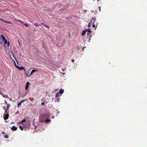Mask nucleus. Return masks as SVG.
<instances>
[{
    "label": "nucleus",
    "instance_id": "obj_1",
    "mask_svg": "<svg viewBox=\"0 0 147 147\" xmlns=\"http://www.w3.org/2000/svg\"><path fill=\"white\" fill-rule=\"evenodd\" d=\"M0 38H1V41L2 42V43L3 42L4 44L3 45L4 46H5V45L7 43V46L8 47L9 46V42L8 41V42H7V40L6 39L5 37L3 35L1 34L0 36Z\"/></svg>",
    "mask_w": 147,
    "mask_h": 147
},
{
    "label": "nucleus",
    "instance_id": "obj_2",
    "mask_svg": "<svg viewBox=\"0 0 147 147\" xmlns=\"http://www.w3.org/2000/svg\"><path fill=\"white\" fill-rule=\"evenodd\" d=\"M15 66L18 69H19V70H21L22 69H24V71L25 72V73L26 72V69H25V68L24 67H19L18 66H17L16 65L15 63Z\"/></svg>",
    "mask_w": 147,
    "mask_h": 147
},
{
    "label": "nucleus",
    "instance_id": "obj_3",
    "mask_svg": "<svg viewBox=\"0 0 147 147\" xmlns=\"http://www.w3.org/2000/svg\"><path fill=\"white\" fill-rule=\"evenodd\" d=\"M96 20V19L95 18L92 17V18L91 20L90 21V22L91 23V24H94V22Z\"/></svg>",
    "mask_w": 147,
    "mask_h": 147
},
{
    "label": "nucleus",
    "instance_id": "obj_4",
    "mask_svg": "<svg viewBox=\"0 0 147 147\" xmlns=\"http://www.w3.org/2000/svg\"><path fill=\"white\" fill-rule=\"evenodd\" d=\"M41 116L43 117H48V115L47 113H44L41 114Z\"/></svg>",
    "mask_w": 147,
    "mask_h": 147
},
{
    "label": "nucleus",
    "instance_id": "obj_5",
    "mask_svg": "<svg viewBox=\"0 0 147 147\" xmlns=\"http://www.w3.org/2000/svg\"><path fill=\"white\" fill-rule=\"evenodd\" d=\"M3 115L4 116V119L5 120H6V119H7L8 118V117H9L8 114H6L5 115V114H4Z\"/></svg>",
    "mask_w": 147,
    "mask_h": 147
},
{
    "label": "nucleus",
    "instance_id": "obj_6",
    "mask_svg": "<svg viewBox=\"0 0 147 147\" xmlns=\"http://www.w3.org/2000/svg\"><path fill=\"white\" fill-rule=\"evenodd\" d=\"M29 83L28 82L26 83L25 88V89L26 90H27L28 89V88L29 87Z\"/></svg>",
    "mask_w": 147,
    "mask_h": 147
},
{
    "label": "nucleus",
    "instance_id": "obj_7",
    "mask_svg": "<svg viewBox=\"0 0 147 147\" xmlns=\"http://www.w3.org/2000/svg\"><path fill=\"white\" fill-rule=\"evenodd\" d=\"M25 100H21V101H20V102H19L18 103V107H19L21 105L22 103V102L24 101Z\"/></svg>",
    "mask_w": 147,
    "mask_h": 147
},
{
    "label": "nucleus",
    "instance_id": "obj_8",
    "mask_svg": "<svg viewBox=\"0 0 147 147\" xmlns=\"http://www.w3.org/2000/svg\"><path fill=\"white\" fill-rule=\"evenodd\" d=\"M11 129L13 131H15L17 129V128L15 126H13L11 128Z\"/></svg>",
    "mask_w": 147,
    "mask_h": 147
},
{
    "label": "nucleus",
    "instance_id": "obj_9",
    "mask_svg": "<svg viewBox=\"0 0 147 147\" xmlns=\"http://www.w3.org/2000/svg\"><path fill=\"white\" fill-rule=\"evenodd\" d=\"M33 73H32V71L31 72L30 74H27V73L26 72H25L27 76L29 77Z\"/></svg>",
    "mask_w": 147,
    "mask_h": 147
},
{
    "label": "nucleus",
    "instance_id": "obj_10",
    "mask_svg": "<svg viewBox=\"0 0 147 147\" xmlns=\"http://www.w3.org/2000/svg\"><path fill=\"white\" fill-rule=\"evenodd\" d=\"M63 92H64V90L62 89H61L60 90L59 92V93H60V94H62L63 93Z\"/></svg>",
    "mask_w": 147,
    "mask_h": 147
},
{
    "label": "nucleus",
    "instance_id": "obj_11",
    "mask_svg": "<svg viewBox=\"0 0 147 147\" xmlns=\"http://www.w3.org/2000/svg\"><path fill=\"white\" fill-rule=\"evenodd\" d=\"M86 30H83L82 34V35L84 36L86 32Z\"/></svg>",
    "mask_w": 147,
    "mask_h": 147
},
{
    "label": "nucleus",
    "instance_id": "obj_12",
    "mask_svg": "<svg viewBox=\"0 0 147 147\" xmlns=\"http://www.w3.org/2000/svg\"><path fill=\"white\" fill-rule=\"evenodd\" d=\"M34 24L36 26H39L40 25V24H38L37 23H35Z\"/></svg>",
    "mask_w": 147,
    "mask_h": 147
},
{
    "label": "nucleus",
    "instance_id": "obj_13",
    "mask_svg": "<svg viewBox=\"0 0 147 147\" xmlns=\"http://www.w3.org/2000/svg\"><path fill=\"white\" fill-rule=\"evenodd\" d=\"M45 121L47 122H49L51 121V120L49 119H46L45 120Z\"/></svg>",
    "mask_w": 147,
    "mask_h": 147
},
{
    "label": "nucleus",
    "instance_id": "obj_14",
    "mask_svg": "<svg viewBox=\"0 0 147 147\" xmlns=\"http://www.w3.org/2000/svg\"><path fill=\"white\" fill-rule=\"evenodd\" d=\"M17 22H20L21 23H22V24H24V23H23V22L22 21H21V20H17Z\"/></svg>",
    "mask_w": 147,
    "mask_h": 147
},
{
    "label": "nucleus",
    "instance_id": "obj_15",
    "mask_svg": "<svg viewBox=\"0 0 147 147\" xmlns=\"http://www.w3.org/2000/svg\"><path fill=\"white\" fill-rule=\"evenodd\" d=\"M37 71V70H36V69H33L32 71V73H33V72H34L35 71Z\"/></svg>",
    "mask_w": 147,
    "mask_h": 147
},
{
    "label": "nucleus",
    "instance_id": "obj_16",
    "mask_svg": "<svg viewBox=\"0 0 147 147\" xmlns=\"http://www.w3.org/2000/svg\"><path fill=\"white\" fill-rule=\"evenodd\" d=\"M44 26L47 28H49V27L48 25H44Z\"/></svg>",
    "mask_w": 147,
    "mask_h": 147
},
{
    "label": "nucleus",
    "instance_id": "obj_17",
    "mask_svg": "<svg viewBox=\"0 0 147 147\" xmlns=\"http://www.w3.org/2000/svg\"><path fill=\"white\" fill-rule=\"evenodd\" d=\"M19 128H20V129L21 130H23V129L22 127V126L21 125H20L19 126Z\"/></svg>",
    "mask_w": 147,
    "mask_h": 147
},
{
    "label": "nucleus",
    "instance_id": "obj_18",
    "mask_svg": "<svg viewBox=\"0 0 147 147\" xmlns=\"http://www.w3.org/2000/svg\"><path fill=\"white\" fill-rule=\"evenodd\" d=\"M59 96V93H57L56 95V97H58Z\"/></svg>",
    "mask_w": 147,
    "mask_h": 147
},
{
    "label": "nucleus",
    "instance_id": "obj_19",
    "mask_svg": "<svg viewBox=\"0 0 147 147\" xmlns=\"http://www.w3.org/2000/svg\"><path fill=\"white\" fill-rule=\"evenodd\" d=\"M4 97H5V98H6V97H8V96L7 95H2Z\"/></svg>",
    "mask_w": 147,
    "mask_h": 147
},
{
    "label": "nucleus",
    "instance_id": "obj_20",
    "mask_svg": "<svg viewBox=\"0 0 147 147\" xmlns=\"http://www.w3.org/2000/svg\"><path fill=\"white\" fill-rule=\"evenodd\" d=\"M88 32H89V33H91V31L90 30V29H88Z\"/></svg>",
    "mask_w": 147,
    "mask_h": 147
},
{
    "label": "nucleus",
    "instance_id": "obj_21",
    "mask_svg": "<svg viewBox=\"0 0 147 147\" xmlns=\"http://www.w3.org/2000/svg\"><path fill=\"white\" fill-rule=\"evenodd\" d=\"M8 137H9V136H8V135L5 136H4V137L5 138H8Z\"/></svg>",
    "mask_w": 147,
    "mask_h": 147
},
{
    "label": "nucleus",
    "instance_id": "obj_22",
    "mask_svg": "<svg viewBox=\"0 0 147 147\" xmlns=\"http://www.w3.org/2000/svg\"><path fill=\"white\" fill-rule=\"evenodd\" d=\"M90 25H91L90 23V22L88 23V27H90Z\"/></svg>",
    "mask_w": 147,
    "mask_h": 147
},
{
    "label": "nucleus",
    "instance_id": "obj_23",
    "mask_svg": "<svg viewBox=\"0 0 147 147\" xmlns=\"http://www.w3.org/2000/svg\"><path fill=\"white\" fill-rule=\"evenodd\" d=\"M24 25L26 26L27 27H28V26H29V25L28 24H24Z\"/></svg>",
    "mask_w": 147,
    "mask_h": 147
},
{
    "label": "nucleus",
    "instance_id": "obj_24",
    "mask_svg": "<svg viewBox=\"0 0 147 147\" xmlns=\"http://www.w3.org/2000/svg\"><path fill=\"white\" fill-rule=\"evenodd\" d=\"M41 105H44L45 104V102H42L41 103Z\"/></svg>",
    "mask_w": 147,
    "mask_h": 147
},
{
    "label": "nucleus",
    "instance_id": "obj_25",
    "mask_svg": "<svg viewBox=\"0 0 147 147\" xmlns=\"http://www.w3.org/2000/svg\"><path fill=\"white\" fill-rule=\"evenodd\" d=\"M22 121V122L23 123L24 122H25L26 121V120L25 119H24Z\"/></svg>",
    "mask_w": 147,
    "mask_h": 147
},
{
    "label": "nucleus",
    "instance_id": "obj_26",
    "mask_svg": "<svg viewBox=\"0 0 147 147\" xmlns=\"http://www.w3.org/2000/svg\"><path fill=\"white\" fill-rule=\"evenodd\" d=\"M1 38H0V43L2 45V42L1 41Z\"/></svg>",
    "mask_w": 147,
    "mask_h": 147
},
{
    "label": "nucleus",
    "instance_id": "obj_27",
    "mask_svg": "<svg viewBox=\"0 0 147 147\" xmlns=\"http://www.w3.org/2000/svg\"><path fill=\"white\" fill-rule=\"evenodd\" d=\"M30 72V71L28 70L27 71V72H26L27 73V74H29Z\"/></svg>",
    "mask_w": 147,
    "mask_h": 147
},
{
    "label": "nucleus",
    "instance_id": "obj_28",
    "mask_svg": "<svg viewBox=\"0 0 147 147\" xmlns=\"http://www.w3.org/2000/svg\"><path fill=\"white\" fill-rule=\"evenodd\" d=\"M19 123L20 124H23V123L22 122V121H21Z\"/></svg>",
    "mask_w": 147,
    "mask_h": 147
},
{
    "label": "nucleus",
    "instance_id": "obj_29",
    "mask_svg": "<svg viewBox=\"0 0 147 147\" xmlns=\"http://www.w3.org/2000/svg\"><path fill=\"white\" fill-rule=\"evenodd\" d=\"M92 24V26L93 27H95V25L94 24Z\"/></svg>",
    "mask_w": 147,
    "mask_h": 147
},
{
    "label": "nucleus",
    "instance_id": "obj_30",
    "mask_svg": "<svg viewBox=\"0 0 147 147\" xmlns=\"http://www.w3.org/2000/svg\"><path fill=\"white\" fill-rule=\"evenodd\" d=\"M71 61L72 62H74V59H72L71 60Z\"/></svg>",
    "mask_w": 147,
    "mask_h": 147
},
{
    "label": "nucleus",
    "instance_id": "obj_31",
    "mask_svg": "<svg viewBox=\"0 0 147 147\" xmlns=\"http://www.w3.org/2000/svg\"><path fill=\"white\" fill-rule=\"evenodd\" d=\"M90 33H89V32H87V35H88V36H89V35H90Z\"/></svg>",
    "mask_w": 147,
    "mask_h": 147
},
{
    "label": "nucleus",
    "instance_id": "obj_32",
    "mask_svg": "<svg viewBox=\"0 0 147 147\" xmlns=\"http://www.w3.org/2000/svg\"><path fill=\"white\" fill-rule=\"evenodd\" d=\"M99 11H100V7H99Z\"/></svg>",
    "mask_w": 147,
    "mask_h": 147
},
{
    "label": "nucleus",
    "instance_id": "obj_33",
    "mask_svg": "<svg viewBox=\"0 0 147 147\" xmlns=\"http://www.w3.org/2000/svg\"><path fill=\"white\" fill-rule=\"evenodd\" d=\"M7 53L8 54L9 53V52L8 51L7 52Z\"/></svg>",
    "mask_w": 147,
    "mask_h": 147
},
{
    "label": "nucleus",
    "instance_id": "obj_34",
    "mask_svg": "<svg viewBox=\"0 0 147 147\" xmlns=\"http://www.w3.org/2000/svg\"><path fill=\"white\" fill-rule=\"evenodd\" d=\"M5 132H3L2 133V134H4Z\"/></svg>",
    "mask_w": 147,
    "mask_h": 147
},
{
    "label": "nucleus",
    "instance_id": "obj_35",
    "mask_svg": "<svg viewBox=\"0 0 147 147\" xmlns=\"http://www.w3.org/2000/svg\"><path fill=\"white\" fill-rule=\"evenodd\" d=\"M54 116H53V117H52V118H54Z\"/></svg>",
    "mask_w": 147,
    "mask_h": 147
},
{
    "label": "nucleus",
    "instance_id": "obj_36",
    "mask_svg": "<svg viewBox=\"0 0 147 147\" xmlns=\"http://www.w3.org/2000/svg\"><path fill=\"white\" fill-rule=\"evenodd\" d=\"M10 57L11 58V56H10Z\"/></svg>",
    "mask_w": 147,
    "mask_h": 147
},
{
    "label": "nucleus",
    "instance_id": "obj_37",
    "mask_svg": "<svg viewBox=\"0 0 147 147\" xmlns=\"http://www.w3.org/2000/svg\"><path fill=\"white\" fill-rule=\"evenodd\" d=\"M9 99H10V100H11V99L10 98H9Z\"/></svg>",
    "mask_w": 147,
    "mask_h": 147
},
{
    "label": "nucleus",
    "instance_id": "obj_38",
    "mask_svg": "<svg viewBox=\"0 0 147 147\" xmlns=\"http://www.w3.org/2000/svg\"><path fill=\"white\" fill-rule=\"evenodd\" d=\"M0 20H2V19H0Z\"/></svg>",
    "mask_w": 147,
    "mask_h": 147
},
{
    "label": "nucleus",
    "instance_id": "obj_39",
    "mask_svg": "<svg viewBox=\"0 0 147 147\" xmlns=\"http://www.w3.org/2000/svg\"><path fill=\"white\" fill-rule=\"evenodd\" d=\"M7 107H9V106H7Z\"/></svg>",
    "mask_w": 147,
    "mask_h": 147
}]
</instances>
